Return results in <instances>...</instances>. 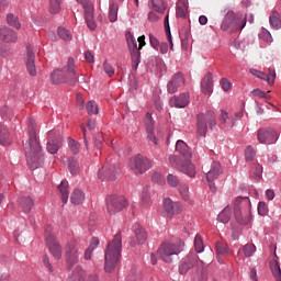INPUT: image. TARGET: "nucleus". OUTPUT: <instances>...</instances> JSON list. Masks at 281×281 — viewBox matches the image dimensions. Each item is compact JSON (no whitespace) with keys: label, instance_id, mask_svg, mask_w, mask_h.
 Segmentation results:
<instances>
[{"label":"nucleus","instance_id":"obj_29","mask_svg":"<svg viewBox=\"0 0 281 281\" xmlns=\"http://www.w3.org/2000/svg\"><path fill=\"white\" fill-rule=\"evenodd\" d=\"M269 24L276 31L281 30V15L277 10L271 12L269 16Z\"/></svg>","mask_w":281,"mask_h":281},{"label":"nucleus","instance_id":"obj_10","mask_svg":"<svg viewBox=\"0 0 281 281\" xmlns=\"http://www.w3.org/2000/svg\"><path fill=\"white\" fill-rule=\"evenodd\" d=\"M78 241L70 239L65 246V260L68 270H72L79 263Z\"/></svg>","mask_w":281,"mask_h":281},{"label":"nucleus","instance_id":"obj_45","mask_svg":"<svg viewBox=\"0 0 281 281\" xmlns=\"http://www.w3.org/2000/svg\"><path fill=\"white\" fill-rule=\"evenodd\" d=\"M243 252L246 258H250L256 252V246L254 244H246L243 247Z\"/></svg>","mask_w":281,"mask_h":281},{"label":"nucleus","instance_id":"obj_49","mask_svg":"<svg viewBox=\"0 0 281 281\" xmlns=\"http://www.w3.org/2000/svg\"><path fill=\"white\" fill-rule=\"evenodd\" d=\"M179 192L183 201H190V192H189V187L187 184H181L179 187Z\"/></svg>","mask_w":281,"mask_h":281},{"label":"nucleus","instance_id":"obj_11","mask_svg":"<svg viewBox=\"0 0 281 281\" xmlns=\"http://www.w3.org/2000/svg\"><path fill=\"white\" fill-rule=\"evenodd\" d=\"M77 3H80L85 11V20L88 29L90 31L97 30V23L94 21V5L90 0H76Z\"/></svg>","mask_w":281,"mask_h":281},{"label":"nucleus","instance_id":"obj_1","mask_svg":"<svg viewBox=\"0 0 281 281\" xmlns=\"http://www.w3.org/2000/svg\"><path fill=\"white\" fill-rule=\"evenodd\" d=\"M36 133L35 121L29 119V140L24 144V153L26 154V164H29L30 169H36L44 162L42 147Z\"/></svg>","mask_w":281,"mask_h":281},{"label":"nucleus","instance_id":"obj_9","mask_svg":"<svg viewBox=\"0 0 281 281\" xmlns=\"http://www.w3.org/2000/svg\"><path fill=\"white\" fill-rule=\"evenodd\" d=\"M46 246L55 260H60L63 257V248L52 232V226L44 228Z\"/></svg>","mask_w":281,"mask_h":281},{"label":"nucleus","instance_id":"obj_60","mask_svg":"<svg viewBox=\"0 0 281 281\" xmlns=\"http://www.w3.org/2000/svg\"><path fill=\"white\" fill-rule=\"evenodd\" d=\"M251 172L255 175V177L260 178L262 173V166L260 165H255L251 169Z\"/></svg>","mask_w":281,"mask_h":281},{"label":"nucleus","instance_id":"obj_46","mask_svg":"<svg viewBox=\"0 0 281 281\" xmlns=\"http://www.w3.org/2000/svg\"><path fill=\"white\" fill-rule=\"evenodd\" d=\"M220 122L227 124L231 127L235 125V121L229 117L228 113L225 111H222V115H220Z\"/></svg>","mask_w":281,"mask_h":281},{"label":"nucleus","instance_id":"obj_44","mask_svg":"<svg viewBox=\"0 0 281 281\" xmlns=\"http://www.w3.org/2000/svg\"><path fill=\"white\" fill-rule=\"evenodd\" d=\"M7 21H8L9 26H11V27H13L15 30H20L21 29V24L18 21V18L14 16L12 13H9L7 15Z\"/></svg>","mask_w":281,"mask_h":281},{"label":"nucleus","instance_id":"obj_42","mask_svg":"<svg viewBox=\"0 0 281 281\" xmlns=\"http://www.w3.org/2000/svg\"><path fill=\"white\" fill-rule=\"evenodd\" d=\"M49 1V13L58 14L60 12L61 0H48Z\"/></svg>","mask_w":281,"mask_h":281},{"label":"nucleus","instance_id":"obj_2","mask_svg":"<svg viewBox=\"0 0 281 281\" xmlns=\"http://www.w3.org/2000/svg\"><path fill=\"white\" fill-rule=\"evenodd\" d=\"M176 150L180 153L181 156H170L169 164L173 168L193 178L195 176V167L191 164L192 155L189 150L188 145L182 140H178L176 144Z\"/></svg>","mask_w":281,"mask_h":281},{"label":"nucleus","instance_id":"obj_21","mask_svg":"<svg viewBox=\"0 0 281 281\" xmlns=\"http://www.w3.org/2000/svg\"><path fill=\"white\" fill-rule=\"evenodd\" d=\"M0 41L7 43V44H12L16 43L18 41V34L13 30L7 27V26H1L0 27Z\"/></svg>","mask_w":281,"mask_h":281},{"label":"nucleus","instance_id":"obj_36","mask_svg":"<svg viewBox=\"0 0 281 281\" xmlns=\"http://www.w3.org/2000/svg\"><path fill=\"white\" fill-rule=\"evenodd\" d=\"M120 11V5L117 2H111L109 7L108 19L111 23L117 22V12Z\"/></svg>","mask_w":281,"mask_h":281},{"label":"nucleus","instance_id":"obj_37","mask_svg":"<svg viewBox=\"0 0 281 281\" xmlns=\"http://www.w3.org/2000/svg\"><path fill=\"white\" fill-rule=\"evenodd\" d=\"M10 144V133L7 127L0 123V145L8 146Z\"/></svg>","mask_w":281,"mask_h":281},{"label":"nucleus","instance_id":"obj_16","mask_svg":"<svg viewBox=\"0 0 281 281\" xmlns=\"http://www.w3.org/2000/svg\"><path fill=\"white\" fill-rule=\"evenodd\" d=\"M133 233H134V236L131 240V246L132 247L140 246V245H144L146 243L147 233L139 224L133 225Z\"/></svg>","mask_w":281,"mask_h":281},{"label":"nucleus","instance_id":"obj_17","mask_svg":"<svg viewBox=\"0 0 281 281\" xmlns=\"http://www.w3.org/2000/svg\"><path fill=\"white\" fill-rule=\"evenodd\" d=\"M257 139L260 144H274L278 140V133L273 130H259Z\"/></svg>","mask_w":281,"mask_h":281},{"label":"nucleus","instance_id":"obj_34","mask_svg":"<svg viewBox=\"0 0 281 281\" xmlns=\"http://www.w3.org/2000/svg\"><path fill=\"white\" fill-rule=\"evenodd\" d=\"M189 2L187 0H179L177 2V18L186 19Z\"/></svg>","mask_w":281,"mask_h":281},{"label":"nucleus","instance_id":"obj_30","mask_svg":"<svg viewBox=\"0 0 281 281\" xmlns=\"http://www.w3.org/2000/svg\"><path fill=\"white\" fill-rule=\"evenodd\" d=\"M148 8L158 14H164L166 11L164 0H149Z\"/></svg>","mask_w":281,"mask_h":281},{"label":"nucleus","instance_id":"obj_4","mask_svg":"<svg viewBox=\"0 0 281 281\" xmlns=\"http://www.w3.org/2000/svg\"><path fill=\"white\" fill-rule=\"evenodd\" d=\"M50 79L54 85L68 83L70 86H75L78 82L75 59L69 57L65 67L61 69H55L50 74Z\"/></svg>","mask_w":281,"mask_h":281},{"label":"nucleus","instance_id":"obj_64","mask_svg":"<svg viewBox=\"0 0 281 281\" xmlns=\"http://www.w3.org/2000/svg\"><path fill=\"white\" fill-rule=\"evenodd\" d=\"M148 20H149V22H157V21H159V16L154 11H150L148 13Z\"/></svg>","mask_w":281,"mask_h":281},{"label":"nucleus","instance_id":"obj_55","mask_svg":"<svg viewBox=\"0 0 281 281\" xmlns=\"http://www.w3.org/2000/svg\"><path fill=\"white\" fill-rule=\"evenodd\" d=\"M220 83L222 85V89L226 92L229 91L232 88V82L227 78H222V80H220Z\"/></svg>","mask_w":281,"mask_h":281},{"label":"nucleus","instance_id":"obj_61","mask_svg":"<svg viewBox=\"0 0 281 281\" xmlns=\"http://www.w3.org/2000/svg\"><path fill=\"white\" fill-rule=\"evenodd\" d=\"M149 41H150V45L153 46V48L158 50V47L160 46V43L158 42V40L154 35L150 34Z\"/></svg>","mask_w":281,"mask_h":281},{"label":"nucleus","instance_id":"obj_14","mask_svg":"<svg viewBox=\"0 0 281 281\" xmlns=\"http://www.w3.org/2000/svg\"><path fill=\"white\" fill-rule=\"evenodd\" d=\"M130 168L135 171L136 173H144L146 170H148L149 168H151L153 162L146 158L143 157L142 155H137L135 157H132L130 159V164H128Z\"/></svg>","mask_w":281,"mask_h":281},{"label":"nucleus","instance_id":"obj_40","mask_svg":"<svg viewBox=\"0 0 281 281\" xmlns=\"http://www.w3.org/2000/svg\"><path fill=\"white\" fill-rule=\"evenodd\" d=\"M249 72H250L252 76H255V77H257V78H259V79H261V80H266L267 82H268V81H271V79L273 78V75H271L270 77H268V74H266L265 71L255 69V68H250V69H249Z\"/></svg>","mask_w":281,"mask_h":281},{"label":"nucleus","instance_id":"obj_3","mask_svg":"<svg viewBox=\"0 0 281 281\" xmlns=\"http://www.w3.org/2000/svg\"><path fill=\"white\" fill-rule=\"evenodd\" d=\"M122 257V234L117 233L114 238L109 241L104 251V270L112 273L120 263Z\"/></svg>","mask_w":281,"mask_h":281},{"label":"nucleus","instance_id":"obj_31","mask_svg":"<svg viewBox=\"0 0 281 281\" xmlns=\"http://www.w3.org/2000/svg\"><path fill=\"white\" fill-rule=\"evenodd\" d=\"M69 183L67 180H63L60 182V184L57 187L59 194L61 196V201L63 203H68V199H69Z\"/></svg>","mask_w":281,"mask_h":281},{"label":"nucleus","instance_id":"obj_7","mask_svg":"<svg viewBox=\"0 0 281 281\" xmlns=\"http://www.w3.org/2000/svg\"><path fill=\"white\" fill-rule=\"evenodd\" d=\"M207 123L211 130H213L217 125L216 114L212 111H209L205 114H199L196 116V136L198 137L206 136Z\"/></svg>","mask_w":281,"mask_h":281},{"label":"nucleus","instance_id":"obj_35","mask_svg":"<svg viewBox=\"0 0 281 281\" xmlns=\"http://www.w3.org/2000/svg\"><path fill=\"white\" fill-rule=\"evenodd\" d=\"M19 203L22 212H31L32 207L34 206V201L30 196L20 198Z\"/></svg>","mask_w":281,"mask_h":281},{"label":"nucleus","instance_id":"obj_8","mask_svg":"<svg viewBox=\"0 0 281 281\" xmlns=\"http://www.w3.org/2000/svg\"><path fill=\"white\" fill-rule=\"evenodd\" d=\"M246 24V19L237 16L234 11H228L226 12V16H224V20H222L221 29L224 32L228 30H231V32H237L245 29Z\"/></svg>","mask_w":281,"mask_h":281},{"label":"nucleus","instance_id":"obj_33","mask_svg":"<svg viewBox=\"0 0 281 281\" xmlns=\"http://www.w3.org/2000/svg\"><path fill=\"white\" fill-rule=\"evenodd\" d=\"M70 201L74 205H81L86 201V195L81 190L76 189L70 195Z\"/></svg>","mask_w":281,"mask_h":281},{"label":"nucleus","instance_id":"obj_51","mask_svg":"<svg viewBox=\"0 0 281 281\" xmlns=\"http://www.w3.org/2000/svg\"><path fill=\"white\" fill-rule=\"evenodd\" d=\"M256 157V151L251 146H248L245 149V159L246 161H252Z\"/></svg>","mask_w":281,"mask_h":281},{"label":"nucleus","instance_id":"obj_47","mask_svg":"<svg viewBox=\"0 0 281 281\" xmlns=\"http://www.w3.org/2000/svg\"><path fill=\"white\" fill-rule=\"evenodd\" d=\"M68 147L74 155H78L80 153V144L75 139H68Z\"/></svg>","mask_w":281,"mask_h":281},{"label":"nucleus","instance_id":"obj_26","mask_svg":"<svg viewBox=\"0 0 281 281\" xmlns=\"http://www.w3.org/2000/svg\"><path fill=\"white\" fill-rule=\"evenodd\" d=\"M144 124H145V127H146V131H147V134H148V138L155 145H157V138L153 134L155 122H154V120H153V117L149 113L146 114L145 120H144Z\"/></svg>","mask_w":281,"mask_h":281},{"label":"nucleus","instance_id":"obj_62","mask_svg":"<svg viewBox=\"0 0 281 281\" xmlns=\"http://www.w3.org/2000/svg\"><path fill=\"white\" fill-rule=\"evenodd\" d=\"M85 59L88 64H94V55L90 50L85 53Z\"/></svg>","mask_w":281,"mask_h":281},{"label":"nucleus","instance_id":"obj_28","mask_svg":"<svg viewBox=\"0 0 281 281\" xmlns=\"http://www.w3.org/2000/svg\"><path fill=\"white\" fill-rule=\"evenodd\" d=\"M67 281H86V271L81 266H76L69 274Z\"/></svg>","mask_w":281,"mask_h":281},{"label":"nucleus","instance_id":"obj_32","mask_svg":"<svg viewBox=\"0 0 281 281\" xmlns=\"http://www.w3.org/2000/svg\"><path fill=\"white\" fill-rule=\"evenodd\" d=\"M269 267L276 281H281V267L279 261L277 259L270 260Z\"/></svg>","mask_w":281,"mask_h":281},{"label":"nucleus","instance_id":"obj_39","mask_svg":"<svg viewBox=\"0 0 281 281\" xmlns=\"http://www.w3.org/2000/svg\"><path fill=\"white\" fill-rule=\"evenodd\" d=\"M86 111L88 115H98L100 112L97 101H88L86 103Z\"/></svg>","mask_w":281,"mask_h":281},{"label":"nucleus","instance_id":"obj_13","mask_svg":"<svg viewBox=\"0 0 281 281\" xmlns=\"http://www.w3.org/2000/svg\"><path fill=\"white\" fill-rule=\"evenodd\" d=\"M125 37H126L127 46L132 57V68L136 70L139 65V58H140L139 48L137 47V42L134 38L133 33L126 32Z\"/></svg>","mask_w":281,"mask_h":281},{"label":"nucleus","instance_id":"obj_24","mask_svg":"<svg viewBox=\"0 0 281 281\" xmlns=\"http://www.w3.org/2000/svg\"><path fill=\"white\" fill-rule=\"evenodd\" d=\"M26 70H29V75L32 77H35L37 75L35 66V53L31 47H27L26 50Z\"/></svg>","mask_w":281,"mask_h":281},{"label":"nucleus","instance_id":"obj_38","mask_svg":"<svg viewBox=\"0 0 281 281\" xmlns=\"http://www.w3.org/2000/svg\"><path fill=\"white\" fill-rule=\"evenodd\" d=\"M232 217V207L228 205L224 207L222 213L217 215V222L222 224H228Z\"/></svg>","mask_w":281,"mask_h":281},{"label":"nucleus","instance_id":"obj_50","mask_svg":"<svg viewBox=\"0 0 281 281\" xmlns=\"http://www.w3.org/2000/svg\"><path fill=\"white\" fill-rule=\"evenodd\" d=\"M150 203V193H149V189L146 187L143 189V193H142V204L147 206Z\"/></svg>","mask_w":281,"mask_h":281},{"label":"nucleus","instance_id":"obj_5","mask_svg":"<svg viewBox=\"0 0 281 281\" xmlns=\"http://www.w3.org/2000/svg\"><path fill=\"white\" fill-rule=\"evenodd\" d=\"M184 243L182 240H177L176 243H162L157 250L159 259L166 263H173L178 260V255L183 251Z\"/></svg>","mask_w":281,"mask_h":281},{"label":"nucleus","instance_id":"obj_57","mask_svg":"<svg viewBox=\"0 0 281 281\" xmlns=\"http://www.w3.org/2000/svg\"><path fill=\"white\" fill-rule=\"evenodd\" d=\"M258 214L260 216H266L267 215V204L265 202H259L258 203Z\"/></svg>","mask_w":281,"mask_h":281},{"label":"nucleus","instance_id":"obj_59","mask_svg":"<svg viewBox=\"0 0 281 281\" xmlns=\"http://www.w3.org/2000/svg\"><path fill=\"white\" fill-rule=\"evenodd\" d=\"M99 245H100L99 238L93 237V238L91 239V241H90V245H89L88 249L94 251V250L98 248Z\"/></svg>","mask_w":281,"mask_h":281},{"label":"nucleus","instance_id":"obj_56","mask_svg":"<svg viewBox=\"0 0 281 281\" xmlns=\"http://www.w3.org/2000/svg\"><path fill=\"white\" fill-rule=\"evenodd\" d=\"M268 75H267V78H270V81H268V85H274V80H276V77H277V74H276V70L271 67L268 68Z\"/></svg>","mask_w":281,"mask_h":281},{"label":"nucleus","instance_id":"obj_52","mask_svg":"<svg viewBox=\"0 0 281 281\" xmlns=\"http://www.w3.org/2000/svg\"><path fill=\"white\" fill-rule=\"evenodd\" d=\"M68 168H69L70 173H72V175L78 173L79 167H78V164L75 160V158L68 159Z\"/></svg>","mask_w":281,"mask_h":281},{"label":"nucleus","instance_id":"obj_58","mask_svg":"<svg viewBox=\"0 0 281 281\" xmlns=\"http://www.w3.org/2000/svg\"><path fill=\"white\" fill-rule=\"evenodd\" d=\"M254 97L258 98H268L267 92H263V90H259V88H256L255 90H251L250 92Z\"/></svg>","mask_w":281,"mask_h":281},{"label":"nucleus","instance_id":"obj_48","mask_svg":"<svg viewBox=\"0 0 281 281\" xmlns=\"http://www.w3.org/2000/svg\"><path fill=\"white\" fill-rule=\"evenodd\" d=\"M216 251L217 256H227L229 252L227 245L221 241H217L216 244Z\"/></svg>","mask_w":281,"mask_h":281},{"label":"nucleus","instance_id":"obj_54","mask_svg":"<svg viewBox=\"0 0 281 281\" xmlns=\"http://www.w3.org/2000/svg\"><path fill=\"white\" fill-rule=\"evenodd\" d=\"M167 182H168L169 186H171V187L175 188V187L178 186L179 179H178L177 176L170 173V175H168V177H167Z\"/></svg>","mask_w":281,"mask_h":281},{"label":"nucleus","instance_id":"obj_27","mask_svg":"<svg viewBox=\"0 0 281 281\" xmlns=\"http://www.w3.org/2000/svg\"><path fill=\"white\" fill-rule=\"evenodd\" d=\"M223 172L222 166L218 161H214L211 166V170L206 175V179L209 182L214 181L218 176Z\"/></svg>","mask_w":281,"mask_h":281},{"label":"nucleus","instance_id":"obj_12","mask_svg":"<svg viewBox=\"0 0 281 281\" xmlns=\"http://www.w3.org/2000/svg\"><path fill=\"white\" fill-rule=\"evenodd\" d=\"M126 198L119 195H111L106 199V211L110 215H116L126 207Z\"/></svg>","mask_w":281,"mask_h":281},{"label":"nucleus","instance_id":"obj_53","mask_svg":"<svg viewBox=\"0 0 281 281\" xmlns=\"http://www.w3.org/2000/svg\"><path fill=\"white\" fill-rule=\"evenodd\" d=\"M103 69L109 77H113V75H115V68H113L108 60L103 63Z\"/></svg>","mask_w":281,"mask_h":281},{"label":"nucleus","instance_id":"obj_43","mask_svg":"<svg viewBox=\"0 0 281 281\" xmlns=\"http://www.w3.org/2000/svg\"><path fill=\"white\" fill-rule=\"evenodd\" d=\"M194 248L196 254H202L204 251V243L200 235H196L194 238Z\"/></svg>","mask_w":281,"mask_h":281},{"label":"nucleus","instance_id":"obj_19","mask_svg":"<svg viewBox=\"0 0 281 281\" xmlns=\"http://www.w3.org/2000/svg\"><path fill=\"white\" fill-rule=\"evenodd\" d=\"M164 210L168 217L181 214L183 206L180 202H173L171 199H166L164 201Z\"/></svg>","mask_w":281,"mask_h":281},{"label":"nucleus","instance_id":"obj_22","mask_svg":"<svg viewBox=\"0 0 281 281\" xmlns=\"http://www.w3.org/2000/svg\"><path fill=\"white\" fill-rule=\"evenodd\" d=\"M184 85V77L181 72L176 74L172 79L168 82V92L173 94L180 87Z\"/></svg>","mask_w":281,"mask_h":281},{"label":"nucleus","instance_id":"obj_23","mask_svg":"<svg viewBox=\"0 0 281 281\" xmlns=\"http://www.w3.org/2000/svg\"><path fill=\"white\" fill-rule=\"evenodd\" d=\"M189 92H182L179 97H172L169 101L171 106L184 109L189 104Z\"/></svg>","mask_w":281,"mask_h":281},{"label":"nucleus","instance_id":"obj_18","mask_svg":"<svg viewBox=\"0 0 281 281\" xmlns=\"http://www.w3.org/2000/svg\"><path fill=\"white\" fill-rule=\"evenodd\" d=\"M120 175V169L115 165L104 166L98 171V177L101 180H114Z\"/></svg>","mask_w":281,"mask_h":281},{"label":"nucleus","instance_id":"obj_63","mask_svg":"<svg viewBox=\"0 0 281 281\" xmlns=\"http://www.w3.org/2000/svg\"><path fill=\"white\" fill-rule=\"evenodd\" d=\"M158 50L160 52V54L166 55L168 52V44L166 42L160 43L158 46Z\"/></svg>","mask_w":281,"mask_h":281},{"label":"nucleus","instance_id":"obj_41","mask_svg":"<svg viewBox=\"0 0 281 281\" xmlns=\"http://www.w3.org/2000/svg\"><path fill=\"white\" fill-rule=\"evenodd\" d=\"M57 34H58L59 38L65 42H70L72 40V35H71L70 31L65 27H58Z\"/></svg>","mask_w":281,"mask_h":281},{"label":"nucleus","instance_id":"obj_15","mask_svg":"<svg viewBox=\"0 0 281 281\" xmlns=\"http://www.w3.org/2000/svg\"><path fill=\"white\" fill-rule=\"evenodd\" d=\"M63 147V136L58 131H50L47 134L46 149L49 154L55 155Z\"/></svg>","mask_w":281,"mask_h":281},{"label":"nucleus","instance_id":"obj_25","mask_svg":"<svg viewBox=\"0 0 281 281\" xmlns=\"http://www.w3.org/2000/svg\"><path fill=\"white\" fill-rule=\"evenodd\" d=\"M213 75L212 72H207L204 78L202 79V82H201V89H202V92L205 94V95H211L212 92H213Z\"/></svg>","mask_w":281,"mask_h":281},{"label":"nucleus","instance_id":"obj_20","mask_svg":"<svg viewBox=\"0 0 281 281\" xmlns=\"http://www.w3.org/2000/svg\"><path fill=\"white\" fill-rule=\"evenodd\" d=\"M198 255L196 252H190L189 256L182 259L179 271L181 274H186L190 269H192L198 263Z\"/></svg>","mask_w":281,"mask_h":281},{"label":"nucleus","instance_id":"obj_6","mask_svg":"<svg viewBox=\"0 0 281 281\" xmlns=\"http://www.w3.org/2000/svg\"><path fill=\"white\" fill-rule=\"evenodd\" d=\"M235 220L237 224L247 226L251 222L250 201L248 196H238L235 200Z\"/></svg>","mask_w":281,"mask_h":281}]
</instances>
